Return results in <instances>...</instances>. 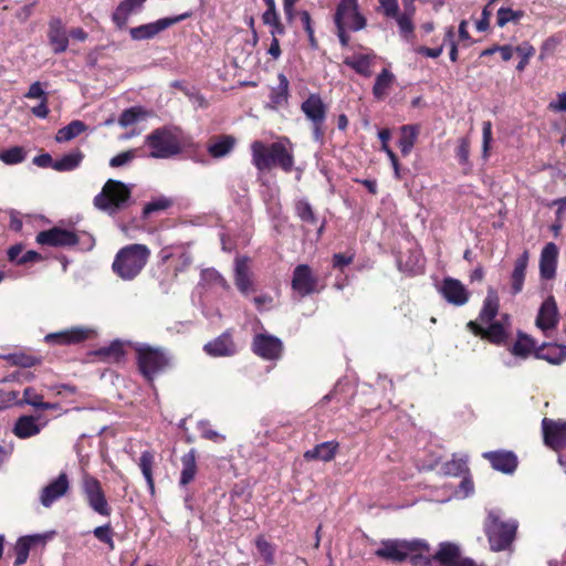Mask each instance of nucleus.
I'll list each match as a JSON object with an SVG mask.
<instances>
[{"label":"nucleus","mask_w":566,"mask_h":566,"mask_svg":"<svg viewBox=\"0 0 566 566\" xmlns=\"http://www.w3.org/2000/svg\"><path fill=\"white\" fill-rule=\"evenodd\" d=\"M470 155V140L467 137L459 139V145L455 150V156L460 165L468 166Z\"/></svg>","instance_id":"052dcab7"},{"label":"nucleus","mask_w":566,"mask_h":566,"mask_svg":"<svg viewBox=\"0 0 566 566\" xmlns=\"http://www.w3.org/2000/svg\"><path fill=\"white\" fill-rule=\"evenodd\" d=\"M528 264V252L524 251L515 261L513 272L511 274L512 293L518 294L523 290L526 268Z\"/></svg>","instance_id":"c756f323"},{"label":"nucleus","mask_w":566,"mask_h":566,"mask_svg":"<svg viewBox=\"0 0 566 566\" xmlns=\"http://www.w3.org/2000/svg\"><path fill=\"white\" fill-rule=\"evenodd\" d=\"M279 84L277 86L271 90L270 99L274 107L281 106L287 102L289 97V80L283 74L280 73L277 76Z\"/></svg>","instance_id":"79ce46f5"},{"label":"nucleus","mask_w":566,"mask_h":566,"mask_svg":"<svg viewBox=\"0 0 566 566\" xmlns=\"http://www.w3.org/2000/svg\"><path fill=\"white\" fill-rule=\"evenodd\" d=\"M42 424L36 422L33 416H21L17 419L12 432L20 439H28L41 432Z\"/></svg>","instance_id":"cd10ccee"},{"label":"nucleus","mask_w":566,"mask_h":566,"mask_svg":"<svg viewBox=\"0 0 566 566\" xmlns=\"http://www.w3.org/2000/svg\"><path fill=\"white\" fill-rule=\"evenodd\" d=\"M467 327L474 335L488 339L495 345H505L509 338L510 317L503 315L500 321H493L488 328H484L475 321H470Z\"/></svg>","instance_id":"1a4fd4ad"},{"label":"nucleus","mask_w":566,"mask_h":566,"mask_svg":"<svg viewBox=\"0 0 566 566\" xmlns=\"http://www.w3.org/2000/svg\"><path fill=\"white\" fill-rule=\"evenodd\" d=\"M36 242L42 245L65 248L77 244L78 238L73 231L55 227L50 230L39 232L36 235Z\"/></svg>","instance_id":"2eb2a0df"},{"label":"nucleus","mask_w":566,"mask_h":566,"mask_svg":"<svg viewBox=\"0 0 566 566\" xmlns=\"http://www.w3.org/2000/svg\"><path fill=\"white\" fill-rule=\"evenodd\" d=\"M515 52L521 56L516 70L522 72L527 66L530 59L534 55L535 49L528 42H523L515 48Z\"/></svg>","instance_id":"5fc2aeb1"},{"label":"nucleus","mask_w":566,"mask_h":566,"mask_svg":"<svg viewBox=\"0 0 566 566\" xmlns=\"http://www.w3.org/2000/svg\"><path fill=\"white\" fill-rule=\"evenodd\" d=\"M394 74L389 70L384 69L376 77L373 87L374 96L378 99H381L387 94L388 88L394 83Z\"/></svg>","instance_id":"c03bdc74"},{"label":"nucleus","mask_w":566,"mask_h":566,"mask_svg":"<svg viewBox=\"0 0 566 566\" xmlns=\"http://www.w3.org/2000/svg\"><path fill=\"white\" fill-rule=\"evenodd\" d=\"M19 392L17 390L6 391L0 389V411L9 408L10 406H18Z\"/></svg>","instance_id":"0e129e2a"},{"label":"nucleus","mask_w":566,"mask_h":566,"mask_svg":"<svg viewBox=\"0 0 566 566\" xmlns=\"http://www.w3.org/2000/svg\"><path fill=\"white\" fill-rule=\"evenodd\" d=\"M87 126L78 119L72 120L66 126L60 128L55 135L57 143H66L85 132Z\"/></svg>","instance_id":"ea45409f"},{"label":"nucleus","mask_w":566,"mask_h":566,"mask_svg":"<svg viewBox=\"0 0 566 566\" xmlns=\"http://www.w3.org/2000/svg\"><path fill=\"white\" fill-rule=\"evenodd\" d=\"M255 545H256L258 552L262 556L263 560L268 565H273L275 560H274V547L272 546V544H270L263 537H259L255 542Z\"/></svg>","instance_id":"13d9d810"},{"label":"nucleus","mask_w":566,"mask_h":566,"mask_svg":"<svg viewBox=\"0 0 566 566\" xmlns=\"http://www.w3.org/2000/svg\"><path fill=\"white\" fill-rule=\"evenodd\" d=\"M101 355L106 357H111L114 360L118 361L124 356L123 344L118 340L113 342L108 347L101 348L98 352Z\"/></svg>","instance_id":"e2e57ef3"},{"label":"nucleus","mask_w":566,"mask_h":566,"mask_svg":"<svg viewBox=\"0 0 566 566\" xmlns=\"http://www.w3.org/2000/svg\"><path fill=\"white\" fill-rule=\"evenodd\" d=\"M558 322V312L555 300L551 296L546 298L539 307L536 325L542 331L554 328Z\"/></svg>","instance_id":"a878e982"},{"label":"nucleus","mask_w":566,"mask_h":566,"mask_svg":"<svg viewBox=\"0 0 566 566\" xmlns=\"http://www.w3.org/2000/svg\"><path fill=\"white\" fill-rule=\"evenodd\" d=\"M40 541V536L39 535H29V536H22L20 537L15 545H14V554H15V559H14V563L13 565L14 566H21L23 565L28 557H29V553H30V549H31V546L33 544H36L38 542Z\"/></svg>","instance_id":"f704fd0d"},{"label":"nucleus","mask_w":566,"mask_h":566,"mask_svg":"<svg viewBox=\"0 0 566 566\" xmlns=\"http://www.w3.org/2000/svg\"><path fill=\"white\" fill-rule=\"evenodd\" d=\"M441 471L444 475L459 476L469 471L468 457L462 455L460 458L453 454L452 459L444 462L441 467Z\"/></svg>","instance_id":"a19ab883"},{"label":"nucleus","mask_w":566,"mask_h":566,"mask_svg":"<svg viewBox=\"0 0 566 566\" xmlns=\"http://www.w3.org/2000/svg\"><path fill=\"white\" fill-rule=\"evenodd\" d=\"M172 205L171 199L159 197L155 200L147 202L143 209V218H148L151 213L164 211Z\"/></svg>","instance_id":"3c124183"},{"label":"nucleus","mask_w":566,"mask_h":566,"mask_svg":"<svg viewBox=\"0 0 566 566\" xmlns=\"http://www.w3.org/2000/svg\"><path fill=\"white\" fill-rule=\"evenodd\" d=\"M11 365L20 367H32L40 363V359L23 353L9 354L4 357Z\"/></svg>","instance_id":"603ef678"},{"label":"nucleus","mask_w":566,"mask_h":566,"mask_svg":"<svg viewBox=\"0 0 566 566\" xmlns=\"http://www.w3.org/2000/svg\"><path fill=\"white\" fill-rule=\"evenodd\" d=\"M70 489L67 474L62 472L56 479L45 485L40 494V502L44 507H50L55 501L64 496Z\"/></svg>","instance_id":"6ab92c4d"},{"label":"nucleus","mask_w":566,"mask_h":566,"mask_svg":"<svg viewBox=\"0 0 566 566\" xmlns=\"http://www.w3.org/2000/svg\"><path fill=\"white\" fill-rule=\"evenodd\" d=\"M544 442L554 450L566 447V422L548 418L542 420Z\"/></svg>","instance_id":"f3484780"},{"label":"nucleus","mask_w":566,"mask_h":566,"mask_svg":"<svg viewBox=\"0 0 566 566\" xmlns=\"http://www.w3.org/2000/svg\"><path fill=\"white\" fill-rule=\"evenodd\" d=\"M290 144L285 142H275L266 146L261 140H254L251 144L252 164L259 171L269 170L272 167H280L285 172H291L294 167L293 149L287 148Z\"/></svg>","instance_id":"f257e3e1"},{"label":"nucleus","mask_w":566,"mask_h":566,"mask_svg":"<svg viewBox=\"0 0 566 566\" xmlns=\"http://www.w3.org/2000/svg\"><path fill=\"white\" fill-rule=\"evenodd\" d=\"M181 473L179 484L180 486H186L190 482L193 481L197 474V463H196V451L191 449L189 452L181 457Z\"/></svg>","instance_id":"72a5a7b5"},{"label":"nucleus","mask_w":566,"mask_h":566,"mask_svg":"<svg viewBox=\"0 0 566 566\" xmlns=\"http://www.w3.org/2000/svg\"><path fill=\"white\" fill-rule=\"evenodd\" d=\"M432 558L441 566H475L473 559L462 557L460 547L450 542L441 543Z\"/></svg>","instance_id":"4468645a"},{"label":"nucleus","mask_w":566,"mask_h":566,"mask_svg":"<svg viewBox=\"0 0 566 566\" xmlns=\"http://www.w3.org/2000/svg\"><path fill=\"white\" fill-rule=\"evenodd\" d=\"M235 145V138L230 135H222L211 140L208 145V153L213 158H222L229 155Z\"/></svg>","instance_id":"2f4dec72"},{"label":"nucleus","mask_w":566,"mask_h":566,"mask_svg":"<svg viewBox=\"0 0 566 566\" xmlns=\"http://www.w3.org/2000/svg\"><path fill=\"white\" fill-rule=\"evenodd\" d=\"M499 312V296L493 287H489L486 297L484 298L482 310L479 314L481 323H491L494 321Z\"/></svg>","instance_id":"7c9ffc66"},{"label":"nucleus","mask_w":566,"mask_h":566,"mask_svg":"<svg viewBox=\"0 0 566 566\" xmlns=\"http://www.w3.org/2000/svg\"><path fill=\"white\" fill-rule=\"evenodd\" d=\"M441 293L449 303L457 306L464 305L469 300L465 286L459 280L452 277L443 280Z\"/></svg>","instance_id":"b1692460"},{"label":"nucleus","mask_w":566,"mask_h":566,"mask_svg":"<svg viewBox=\"0 0 566 566\" xmlns=\"http://www.w3.org/2000/svg\"><path fill=\"white\" fill-rule=\"evenodd\" d=\"M146 0H123L112 14V20L118 29H124L127 25L128 18L142 11Z\"/></svg>","instance_id":"393cba45"},{"label":"nucleus","mask_w":566,"mask_h":566,"mask_svg":"<svg viewBox=\"0 0 566 566\" xmlns=\"http://www.w3.org/2000/svg\"><path fill=\"white\" fill-rule=\"evenodd\" d=\"M492 142V124L485 120L482 124V156L484 159L489 157V150Z\"/></svg>","instance_id":"680f3d73"},{"label":"nucleus","mask_w":566,"mask_h":566,"mask_svg":"<svg viewBox=\"0 0 566 566\" xmlns=\"http://www.w3.org/2000/svg\"><path fill=\"white\" fill-rule=\"evenodd\" d=\"M354 261V254L335 253L333 255V266L335 269L343 270L345 266L352 264Z\"/></svg>","instance_id":"774afa93"},{"label":"nucleus","mask_w":566,"mask_h":566,"mask_svg":"<svg viewBox=\"0 0 566 566\" xmlns=\"http://www.w3.org/2000/svg\"><path fill=\"white\" fill-rule=\"evenodd\" d=\"M155 457L153 452L146 450L143 451L139 458V469L147 482L148 490L150 494L155 493V482L153 478V465H154Z\"/></svg>","instance_id":"58836bf2"},{"label":"nucleus","mask_w":566,"mask_h":566,"mask_svg":"<svg viewBox=\"0 0 566 566\" xmlns=\"http://www.w3.org/2000/svg\"><path fill=\"white\" fill-rule=\"evenodd\" d=\"M24 97L30 99L40 98L43 101L48 99V94L45 93L42 83L34 82L30 85L29 91L24 94Z\"/></svg>","instance_id":"69168bd1"},{"label":"nucleus","mask_w":566,"mask_h":566,"mask_svg":"<svg viewBox=\"0 0 566 566\" xmlns=\"http://www.w3.org/2000/svg\"><path fill=\"white\" fill-rule=\"evenodd\" d=\"M482 457L490 462L495 471L504 474H513L518 464L516 454L509 450L486 451L482 453Z\"/></svg>","instance_id":"a211bd4d"},{"label":"nucleus","mask_w":566,"mask_h":566,"mask_svg":"<svg viewBox=\"0 0 566 566\" xmlns=\"http://www.w3.org/2000/svg\"><path fill=\"white\" fill-rule=\"evenodd\" d=\"M84 159V154L80 149H74L62 158L56 159L53 169L56 171H72L76 169Z\"/></svg>","instance_id":"e433bc0d"},{"label":"nucleus","mask_w":566,"mask_h":566,"mask_svg":"<svg viewBox=\"0 0 566 566\" xmlns=\"http://www.w3.org/2000/svg\"><path fill=\"white\" fill-rule=\"evenodd\" d=\"M190 13H184L176 17L159 19L151 23L142 24L129 30L130 38L135 41L149 40L155 38L161 31L187 19Z\"/></svg>","instance_id":"f8f14e48"},{"label":"nucleus","mask_w":566,"mask_h":566,"mask_svg":"<svg viewBox=\"0 0 566 566\" xmlns=\"http://www.w3.org/2000/svg\"><path fill=\"white\" fill-rule=\"evenodd\" d=\"M348 23L353 31H359L366 27V19L358 12L357 0H340L334 17L335 23L338 21Z\"/></svg>","instance_id":"ddd939ff"},{"label":"nucleus","mask_w":566,"mask_h":566,"mask_svg":"<svg viewBox=\"0 0 566 566\" xmlns=\"http://www.w3.org/2000/svg\"><path fill=\"white\" fill-rule=\"evenodd\" d=\"M514 518L505 520L501 510H490L484 522V532L493 552L510 549L517 532Z\"/></svg>","instance_id":"f03ea898"},{"label":"nucleus","mask_w":566,"mask_h":566,"mask_svg":"<svg viewBox=\"0 0 566 566\" xmlns=\"http://www.w3.org/2000/svg\"><path fill=\"white\" fill-rule=\"evenodd\" d=\"M25 151L20 146L11 147L0 153V160L6 165H17L25 159Z\"/></svg>","instance_id":"09e8293b"},{"label":"nucleus","mask_w":566,"mask_h":566,"mask_svg":"<svg viewBox=\"0 0 566 566\" xmlns=\"http://www.w3.org/2000/svg\"><path fill=\"white\" fill-rule=\"evenodd\" d=\"M558 248L554 242L545 244L539 258V274L544 280H552L556 274Z\"/></svg>","instance_id":"5701e85b"},{"label":"nucleus","mask_w":566,"mask_h":566,"mask_svg":"<svg viewBox=\"0 0 566 566\" xmlns=\"http://www.w3.org/2000/svg\"><path fill=\"white\" fill-rule=\"evenodd\" d=\"M235 285L238 290L248 294L253 291V283L249 276V270L245 259H237L235 260Z\"/></svg>","instance_id":"c9c22d12"},{"label":"nucleus","mask_w":566,"mask_h":566,"mask_svg":"<svg viewBox=\"0 0 566 566\" xmlns=\"http://www.w3.org/2000/svg\"><path fill=\"white\" fill-rule=\"evenodd\" d=\"M420 549L429 551V545L422 541L384 539L375 551V555L385 560L401 563L411 553Z\"/></svg>","instance_id":"423d86ee"},{"label":"nucleus","mask_w":566,"mask_h":566,"mask_svg":"<svg viewBox=\"0 0 566 566\" xmlns=\"http://www.w3.org/2000/svg\"><path fill=\"white\" fill-rule=\"evenodd\" d=\"M49 43L54 53H63L69 46L66 29L60 18H52L49 22Z\"/></svg>","instance_id":"4be33fe9"},{"label":"nucleus","mask_w":566,"mask_h":566,"mask_svg":"<svg viewBox=\"0 0 566 566\" xmlns=\"http://www.w3.org/2000/svg\"><path fill=\"white\" fill-rule=\"evenodd\" d=\"M535 357L552 365H560L566 360V345L543 344L535 350Z\"/></svg>","instance_id":"bb28decb"},{"label":"nucleus","mask_w":566,"mask_h":566,"mask_svg":"<svg viewBox=\"0 0 566 566\" xmlns=\"http://www.w3.org/2000/svg\"><path fill=\"white\" fill-rule=\"evenodd\" d=\"M149 255L150 251L144 244L126 245L117 252L112 269L120 279L130 281L142 272Z\"/></svg>","instance_id":"7ed1b4c3"},{"label":"nucleus","mask_w":566,"mask_h":566,"mask_svg":"<svg viewBox=\"0 0 566 566\" xmlns=\"http://www.w3.org/2000/svg\"><path fill=\"white\" fill-rule=\"evenodd\" d=\"M145 145L151 150L150 158H170L180 153L178 138L167 128H157L145 138Z\"/></svg>","instance_id":"0eeeda50"},{"label":"nucleus","mask_w":566,"mask_h":566,"mask_svg":"<svg viewBox=\"0 0 566 566\" xmlns=\"http://www.w3.org/2000/svg\"><path fill=\"white\" fill-rule=\"evenodd\" d=\"M93 534L99 542L106 544L109 549H114L113 532L109 524L95 527Z\"/></svg>","instance_id":"bf43d9fd"},{"label":"nucleus","mask_w":566,"mask_h":566,"mask_svg":"<svg viewBox=\"0 0 566 566\" xmlns=\"http://www.w3.org/2000/svg\"><path fill=\"white\" fill-rule=\"evenodd\" d=\"M318 279L307 264H298L293 271L292 287L301 296L316 292Z\"/></svg>","instance_id":"dca6fc26"},{"label":"nucleus","mask_w":566,"mask_h":566,"mask_svg":"<svg viewBox=\"0 0 566 566\" xmlns=\"http://www.w3.org/2000/svg\"><path fill=\"white\" fill-rule=\"evenodd\" d=\"M137 365L140 374L149 382L170 366V356L159 347L143 344L136 347Z\"/></svg>","instance_id":"39448f33"},{"label":"nucleus","mask_w":566,"mask_h":566,"mask_svg":"<svg viewBox=\"0 0 566 566\" xmlns=\"http://www.w3.org/2000/svg\"><path fill=\"white\" fill-rule=\"evenodd\" d=\"M536 342L523 332L517 333L515 343L509 348L510 353L521 359H526L532 353L535 354Z\"/></svg>","instance_id":"c85d7f7f"},{"label":"nucleus","mask_w":566,"mask_h":566,"mask_svg":"<svg viewBox=\"0 0 566 566\" xmlns=\"http://www.w3.org/2000/svg\"><path fill=\"white\" fill-rule=\"evenodd\" d=\"M132 188L115 179H108L102 191L94 197L93 205L96 209L113 216L129 205Z\"/></svg>","instance_id":"20e7f679"},{"label":"nucleus","mask_w":566,"mask_h":566,"mask_svg":"<svg viewBox=\"0 0 566 566\" xmlns=\"http://www.w3.org/2000/svg\"><path fill=\"white\" fill-rule=\"evenodd\" d=\"M371 60L373 56L370 54H355L345 57L344 64L352 67L356 73L369 77L371 75Z\"/></svg>","instance_id":"4c0bfd02"},{"label":"nucleus","mask_w":566,"mask_h":566,"mask_svg":"<svg viewBox=\"0 0 566 566\" xmlns=\"http://www.w3.org/2000/svg\"><path fill=\"white\" fill-rule=\"evenodd\" d=\"M301 109L313 125V137L321 142L324 137L323 125L326 119L327 108L318 94H310L302 103Z\"/></svg>","instance_id":"6e6552de"},{"label":"nucleus","mask_w":566,"mask_h":566,"mask_svg":"<svg viewBox=\"0 0 566 566\" xmlns=\"http://www.w3.org/2000/svg\"><path fill=\"white\" fill-rule=\"evenodd\" d=\"M201 281L209 286H220L224 290L229 289L226 279L214 269H206L201 272Z\"/></svg>","instance_id":"de8ad7c7"},{"label":"nucleus","mask_w":566,"mask_h":566,"mask_svg":"<svg viewBox=\"0 0 566 566\" xmlns=\"http://www.w3.org/2000/svg\"><path fill=\"white\" fill-rule=\"evenodd\" d=\"M295 211H296L297 217L303 222L310 223V224L317 223V218L313 211L312 206L310 205V202L307 200H304V199L298 200L295 203Z\"/></svg>","instance_id":"49530a36"},{"label":"nucleus","mask_w":566,"mask_h":566,"mask_svg":"<svg viewBox=\"0 0 566 566\" xmlns=\"http://www.w3.org/2000/svg\"><path fill=\"white\" fill-rule=\"evenodd\" d=\"M82 489L88 506L94 512L103 516L111 515L112 509L106 500L101 482L96 478L85 474Z\"/></svg>","instance_id":"9d476101"},{"label":"nucleus","mask_w":566,"mask_h":566,"mask_svg":"<svg viewBox=\"0 0 566 566\" xmlns=\"http://www.w3.org/2000/svg\"><path fill=\"white\" fill-rule=\"evenodd\" d=\"M524 17L521 10L514 11L511 8L501 7L496 13V24L503 28L509 22L517 23Z\"/></svg>","instance_id":"a18cd8bd"},{"label":"nucleus","mask_w":566,"mask_h":566,"mask_svg":"<svg viewBox=\"0 0 566 566\" xmlns=\"http://www.w3.org/2000/svg\"><path fill=\"white\" fill-rule=\"evenodd\" d=\"M144 116H145V112L142 107H130V108L125 109L120 114V116L118 118V124L122 127H127V126L135 124L136 122L142 119Z\"/></svg>","instance_id":"8fccbe9b"},{"label":"nucleus","mask_w":566,"mask_h":566,"mask_svg":"<svg viewBox=\"0 0 566 566\" xmlns=\"http://www.w3.org/2000/svg\"><path fill=\"white\" fill-rule=\"evenodd\" d=\"M418 130L412 125H405L401 127V134L398 142L400 151L403 156L410 154L417 139Z\"/></svg>","instance_id":"37998d69"},{"label":"nucleus","mask_w":566,"mask_h":566,"mask_svg":"<svg viewBox=\"0 0 566 566\" xmlns=\"http://www.w3.org/2000/svg\"><path fill=\"white\" fill-rule=\"evenodd\" d=\"M203 350L211 357H229L237 353V346L232 340L230 331H226L220 336L208 342Z\"/></svg>","instance_id":"aec40b11"},{"label":"nucleus","mask_w":566,"mask_h":566,"mask_svg":"<svg viewBox=\"0 0 566 566\" xmlns=\"http://www.w3.org/2000/svg\"><path fill=\"white\" fill-rule=\"evenodd\" d=\"M42 401H43L42 395L38 394L33 387H27L23 390V398L20 399L18 402V407L29 405L39 410Z\"/></svg>","instance_id":"6e6d98bb"},{"label":"nucleus","mask_w":566,"mask_h":566,"mask_svg":"<svg viewBox=\"0 0 566 566\" xmlns=\"http://www.w3.org/2000/svg\"><path fill=\"white\" fill-rule=\"evenodd\" d=\"M91 334L92 331L90 328L72 327L70 329L48 334L44 339L49 344L71 345L78 344L90 338Z\"/></svg>","instance_id":"412c9836"},{"label":"nucleus","mask_w":566,"mask_h":566,"mask_svg":"<svg viewBox=\"0 0 566 566\" xmlns=\"http://www.w3.org/2000/svg\"><path fill=\"white\" fill-rule=\"evenodd\" d=\"M251 349L265 360H279L283 355L284 345L279 337L261 333L253 337Z\"/></svg>","instance_id":"9b49d317"},{"label":"nucleus","mask_w":566,"mask_h":566,"mask_svg":"<svg viewBox=\"0 0 566 566\" xmlns=\"http://www.w3.org/2000/svg\"><path fill=\"white\" fill-rule=\"evenodd\" d=\"M416 8L408 9V13L397 14L394 17L396 19L400 32L403 34H410L413 31L412 17L415 14Z\"/></svg>","instance_id":"4d7b16f0"},{"label":"nucleus","mask_w":566,"mask_h":566,"mask_svg":"<svg viewBox=\"0 0 566 566\" xmlns=\"http://www.w3.org/2000/svg\"><path fill=\"white\" fill-rule=\"evenodd\" d=\"M338 448V443L334 441H326L321 444H317L315 448L307 450L304 453V458L306 460H321V461H331Z\"/></svg>","instance_id":"473e14b6"},{"label":"nucleus","mask_w":566,"mask_h":566,"mask_svg":"<svg viewBox=\"0 0 566 566\" xmlns=\"http://www.w3.org/2000/svg\"><path fill=\"white\" fill-rule=\"evenodd\" d=\"M380 8L388 18H394L398 14L399 7L397 0H380Z\"/></svg>","instance_id":"338daca9"},{"label":"nucleus","mask_w":566,"mask_h":566,"mask_svg":"<svg viewBox=\"0 0 566 566\" xmlns=\"http://www.w3.org/2000/svg\"><path fill=\"white\" fill-rule=\"evenodd\" d=\"M140 156H143L140 154V149H137V148L128 149V150L119 153L118 155L111 158L109 166L113 168H118V167L127 165L128 163H130L132 160H134L135 158L140 157Z\"/></svg>","instance_id":"864d4df0"}]
</instances>
